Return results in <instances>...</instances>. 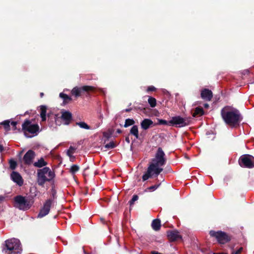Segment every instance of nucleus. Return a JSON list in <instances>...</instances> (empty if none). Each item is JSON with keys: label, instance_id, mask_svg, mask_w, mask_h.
I'll list each match as a JSON object with an SVG mask.
<instances>
[{"label": "nucleus", "instance_id": "nucleus-16", "mask_svg": "<svg viewBox=\"0 0 254 254\" xmlns=\"http://www.w3.org/2000/svg\"><path fill=\"white\" fill-rule=\"evenodd\" d=\"M72 118V114L68 111H64L62 112V119L64 122L65 125H68L70 122Z\"/></svg>", "mask_w": 254, "mask_h": 254}, {"label": "nucleus", "instance_id": "nucleus-20", "mask_svg": "<svg viewBox=\"0 0 254 254\" xmlns=\"http://www.w3.org/2000/svg\"><path fill=\"white\" fill-rule=\"evenodd\" d=\"M130 133L134 136L136 139L138 138V129L136 125H134L132 127L130 130Z\"/></svg>", "mask_w": 254, "mask_h": 254}, {"label": "nucleus", "instance_id": "nucleus-31", "mask_svg": "<svg viewBox=\"0 0 254 254\" xmlns=\"http://www.w3.org/2000/svg\"><path fill=\"white\" fill-rule=\"evenodd\" d=\"M203 113V109L200 108H196L194 111L195 115H202Z\"/></svg>", "mask_w": 254, "mask_h": 254}, {"label": "nucleus", "instance_id": "nucleus-35", "mask_svg": "<svg viewBox=\"0 0 254 254\" xmlns=\"http://www.w3.org/2000/svg\"><path fill=\"white\" fill-rule=\"evenodd\" d=\"M156 89L155 87L153 86H149L147 89V92L154 91Z\"/></svg>", "mask_w": 254, "mask_h": 254}, {"label": "nucleus", "instance_id": "nucleus-4", "mask_svg": "<svg viewBox=\"0 0 254 254\" xmlns=\"http://www.w3.org/2000/svg\"><path fill=\"white\" fill-rule=\"evenodd\" d=\"M6 249L5 254H21L22 249L20 241L15 238H12L5 241Z\"/></svg>", "mask_w": 254, "mask_h": 254}, {"label": "nucleus", "instance_id": "nucleus-29", "mask_svg": "<svg viewBox=\"0 0 254 254\" xmlns=\"http://www.w3.org/2000/svg\"><path fill=\"white\" fill-rule=\"evenodd\" d=\"M9 165L10 168L12 170H14L15 169L17 165L16 162L14 160H10L9 161Z\"/></svg>", "mask_w": 254, "mask_h": 254}, {"label": "nucleus", "instance_id": "nucleus-14", "mask_svg": "<svg viewBox=\"0 0 254 254\" xmlns=\"http://www.w3.org/2000/svg\"><path fill=\"white\" fill-rule=\"evenodd\" d=\"M212 96V92L208 89H204L201 91V97L204 100L209 101L211 100Z\"/></svg>", "mask_w": 254, "mask_h": 254}, {"label": "nucleus", "instance_id": "nucleus-23", "mask_svg": "<svg viewBox=\"0 0 254 254\" xmlns=\"http://www.w3.org/2000/svg\"><path fill=\"white\" fill-rule=\"evenodd\" d=\"M76 125L79 126L80 128L85 129H90V127L86 123L84 122H80L76 123Z\"/></svg>", "mask_w": 254, "mask_h": 254}, {"label": "nucleus", "instance_id": "nucleus-40", "mask_svg": "<svg viewBox=\"0 0 254 254\" xmlns=\"http://www.w3.org/2000/svg\"><path fill=\"white\" fill-rule=\"evenodd\" d=\"M131 110V109H126L125 110L126 112H129Z\"/></svg>", "mask_w": 254, "mask_h": 254}, {"label": "nucleus", "instance_id": "nucleus-2", "mask_svg": "<svg viewBox=\"0 0 254 254\" xmlns=\"http://www.w3.org/2000/svg\"><path fill=\"white\" fill-rule=\"evenodd\" d=\"M221 115L224 122L234 127L238 125L242 120L240 112L231 106H226L221 111Z\"/></svg>", "mask_w": 254, "mask_h": 254}, {"label": "nucleus", "instance_id": "nucleus-15", "mask_svg": "<svg viewBox=\"0 0 254 254\" xmlns=\"http://www.w3.org/2000/svg\"><path fill=\"white\" fill-rule=\"evenodd\" d=\"M167 236L171 241H175L182 238L179 232L177 231H169L167 232Z\"/></svg>", "mask_w": 254, "mask_h": 254}, {"label": "nucleus", "instance_id": "nucleus-22", "mask_svg": "<svg viewBox=\"0 0 254 254\" xmlns=\"http://www.w3.org/2000/svg\"><path fill=\"white\" fill-rule=\"evenodd\" d=\"M40 110V116L42 119V121H45L46 120V108L44 106H41Z\"/></svg>", "mask_w": 254, "mask_h": 254}, {"label": "nucleus", "instance_id": "nucleus-8", "mask_svg": "<svg viewBox=\"0 0 254 254\" xmlns=\"http://www.w3.org/2000/svg\"><path fill=\"white\" fill-rule=\"evenodd\" d=\"M169 123L172 126L182 127L189 124L190 119L188 118H182L181 116H175L172 118Z\"/></svg>", "mask_w": 254, "mask_h": 254}, {"label": "nucleus", "instance_id": "nucleus-21", "mask_svg": "<svg viewBox=\"0 0 254 254\" xmlns=\"http://www.w3.org/2000/svg\"><path fill=\"white\" fill-rule=\"evenodd\" d=\"M60 97L63 100L64 104L68 103L71 100V98L70 96L64 93H61L60 94Z\"/></svg>", "mask_w": 254, "mask_h": 254}, {"label": "nucleus", "instance_id": "nucleus-44", "mask_svg": "<svg viewBox=\"0 0 254 254\" xmlns=\"http://www.w3.org/2000/svg\"><path fill=\"white\" fill-rule=\"evenodd\" d=\"M103 118V115H100V118H101V119H102Z\"/></svg>", "mask_w": 254, "mask_h": 254}, {"label": "nucleus", "instance_id": "nucleus-45", "mask_svg": "<svg viewBox=\"0 0 254 254\" xmlns=\"http://www.w3.org/2000/svg\"><path fill=\"white\" fill-rule=\"evenodd\" d=\"M71 159H73L74 158V157L72 155V157L71 158H70Z\"/></svg>", "mask_w": 254, "mask_h": 254}, {"label": "nucleus", "instance_id": "nucleus-11", "mask_svg": "<svg viewBox=\"0 0 254 254\" xmlns=\"http://www.w3.org/2000/svg\"><path fill=\"white\" fill-rule=\"evenodd\" d=\"M53 200L52 199H48L44 203L43 207L40 210L38 214L37 218H41L48 215L50 212Z\"/></svg>", "mask_w": 254, "mask_h": 254}, {"label": "nucleus", "instance_id": "nucleus-12", "mask_svg": "<svg viewBox=\"0 0 254 254\" xmlns=\"http://www.w3.org/2000/svg\"><path fill=\"white\" fill-rule=\"evenodd\" d=\"M35 156V152L32 150H29L24 155L23 160L25 164L29 165L32 163Z\"/></svg>", "mask_w": 254, "mask_h": 254}, {"label": "nucleus", "instance_id": "nucleus-18", "mask_svg": "<svg viewBox=\"0 0 254 254\" xmlns=\"http://www.w3.org/2000/svg\"><path fill=\"white\" fill-rule=\"evenodd\" d=\"M48 164L47 162H46L43 157L40 158L37 161L35 162L33 165L37 168H42L46 166Z\"/></svg>", "mask_w": 254, "mask_h": 254}, {"label": "nucleus", "instance_id": "nucleus-43", "mask_svg": "<svg viewBox=\"0 0 254 254\" xmlns=\"http://www.w3.org/2000/svg\"><path fill=\"white\" fill-rule=\"evenodd\" d=\"M126 140L128 142H129V139H128V138H126Z\"/></svg>", "mask_w": 254, "mask_h": 254}, {"label": "nucleus", "instance_id": "nucleus-39", "mask_svg": "<svg viewBox=\"0 0 254 254\" xmlns=\"http://www.w3.org/2000/svg\"><path fill=\"white\" fill-rule=\"evenodd\" d=\"M3 150V147L2 145H0V152H2Z\"/></svg>", "mask_w": 254, "mask_h": 254}, {"label": "nucleus", "instance_id": "nucleus-13", "mask_svg": "<svg viewBox=\"0 0 254 254\" xmlns=\"http://www.w3.org/2000/svg\"><path fill=\"white\" fill-rule=\"evenodd\" d=\"M11 179L19 186L23 184V181L21 175L17 172L13 171L10 175Z\"/></svg>", "mask_w": 254, "mask_h": 254}, {"label": "nucleus", "instance_id": "nucleus-28", "mask_svg": "<svg viewBox=\"0 0 254 254\" xmlns=\"http://www.w3.org/2000/svg\"><path fill=\"white\" fill-rule=\"evenodd\" d=\"M75 148L72 146H70L66 151V154L70 158L72 157V155L74 153Z\"/></svg>", "mask_w": 254, "mask_h": 254}, {"label": "nucleus", "instance_id": "nucleus-10", "mask_svg": "<svg viewBox=\"0 0 254 254\" xmlns=\"http://www.w3.org/2000/svg\"><path fill=\"white\" fill-rule=\"evenodd\" d=\"M94 89V87L91 86H83L82 87L76 86L71 91L72 95L75 97L80 96L84 92L92 91Z\"/></svg>", "mask_w": 254, "mask_h": 254}, {"label": "nucleus", "instance_id": "nucleus-37", "mask_svg": "<svg viewBox=\"0 0 254 254\" xmlns=\"http://www.w3.org/2000/svg\"><path fill=\"white\" fill-rule=\"evenodd\" d=\"M151 254H162L160 253L157 251H152V252H151Z\"/></svg>", "mask_w": 254, "mask_h": 254}, {"label": "nucleus", "instance_id": "nucleus-3", "mask_svg": "<svg viewBox=\"0 0 254 254\" xmlns=\"http://www.w3.org/2000/svg\"><path fill=\"white\" fill-rule=\"evenodd\" d=\"M55 174L49 167H45L37 171V182L38 185L43 186L46 182H50L54 179Z\"/></svg>", "mask_w": 254, "mask_h": 254}, {"label": "nucleus", "instance_id": "nucleus-46", "mask_svg": "<svg viewBox=\"0 0 254 254\" xmlns=\"http://www.w3.org/2000/svg\"><path fill=\"white\" fill-rule=\"evenodd\" d=\"M102 92H103V93L104 92L103 89H102Z\"/></svg>", "mask_w": 254, "mask_h": 254}, {"label": "nucleus", "instance_id": "nucleus-36", "mask_svg": "<svg viewBox=\"0 0 254 254\" xmlns=\"http://www.w3.org/2000/svg\"><path fill=\"white\" fill-rule=\"evenodd\" d=\"M11 126H12L13 127H15L16 125H17V122H12L11 123Z\"/></svg>", "mask_w": 254, "mask_h": 254}, {"label": "nucleus", "instance_id": "nucleus-33", "mask_svg": "<svg viewBox=\"0 0 254 254\" xmlns=\"http://www.w3.org/2000/svg\"><path fill=\"white\" fill-rule=\"evenodd\" d=\"M243 248L242 247H240L237 251H233L232 252L231 254H240L243 251Z\"/></svg>", "mask_w": 254, "mask_h": 254}, {"label": "nucleus", "instance_id": "nucleus-38", "mask_svg": "<svg viewBox=\"0 0 254 254\" xmlns=\"http://www.w3.org/2000/svg\"><path fill=\"white\" fill-rule=\"evenodd\" d=\"M4 199V197L2 195H0V202Z\"/></svg>", "mask_w": 254, "mask_h": 254}, {"label": "nucleus", "instance_id": "nucleus-25", "mask_svg": "<svg viewBox=\"0 0 254 254\" xmlns=\"http://www.w3.org/2000/svg\"><path fill=\"white\" fill-rule=\"evenodd\" d=\"M135 123L134 121L132 119H127L125 121V123L124 125L125 127H127L130 126L134 125Z\"/></svg>", "mask_w": 254, "mask_h": 254}, {"label": "nucleus", "instance_id": "nucleus-41", "mask_svg": "<svg viewBox=\"0 0 254 254\" xmlns=\"http://www.w3.org/2000/svg\"><path fill=\"white\" fill-rule=\"evenodd\" d=\"M208 106H209L208 104H204V107L205 108H207Z\"/></svg>", "mask_w": 254, "mask_h": 254}, {"label": "nucleus", "instance_id": "nucleus-24", "mask_svg": "<svg viewBox=\"0 0 254 254\" xmlns=\"http://www.w3.org/2000/svg\"><path fill=\"white\" fill-rule=\"evenodd\" d=\"M148 102L152 108L155 107L156 105V100L155 98L153 97L149 96L148 99Z\"/></svg>", "mask_w": 254, "mask_h": 254}, {"label": "nucleus", "instance_id": "nucleus-42", "mask_svg": "<svg viewBox=\"0 0 254 254\" xmlns=\"http://www.w3.org/2000/svg\"><path fill=\"white\" fill-rule=\"evenodd\" d=\"M43 95H44V93H40V96H41V97H42L43 96Z\"/></svg>", "mask_w": 254, "mask_h": 254}, {"label": "nucleus", "instance_id": "nucleus-19", "mask_svg": "<svg viewBox=\"0 0 254 254\" xmlns=\"http://www.w3.org/2000/svg\"><path fill=\"white\" fill-rule=\"evenodd\" d=\"M151 226L153 230L155 231L159 230L161 226L160 220L159 219H154L152 222Z\"/></svg>", "mask_w": 254, "mask_h": 254}, {"label": "nucleus", "instance_id": "nucleus-32", "mask_svg": "<svg viewBox=\"0 0 254 254\" xmlns=\"http://www.w3.org/2000/svg\"><path fill=\"white\" fill-rule=\"evenodd\" d=\"M105 147L106 148H113L115 147V145L114 143L112 141L106 144Z\"/></svg>", "mask_w": 254, "mask_h": 254}, {"label": "nucleus", "instance_id": "nucleus-7", "mask_svg": "<svg viewBox=\"0 0 254 254\" xmlns=\"http://www.w3.org/2000/svg\"><path fill=\"white\" fill-rule=\"evenodd\" d=\"M209 234L211 237H215L218 242L221 244H224L230 240L229 237L226 234V233L221 231H210Z\"/></svg>", "mask_w": 254, "mask_h": 254}, {"label": "nucleus", "instance_id": "nucleus-9", "mask_svg": "<svg viewBox=\"0 0 254 254\" xmlns=\"http://www.w3.org/2000/svg\"><path fill=\"white\" fill-rule=\"evenodd\" d=\"M241 167L252 168L254 167V157L250 155H242L239 161Z\"/></svg>", "mask_w": 254, "mask_h": 254}, {"label": "nucleus", "instance_id": "nucleus-6", "mask_svg": "<svg viewBox=\"0 0 254 254\" xmlns=\"http://www.w3.org/2000/svg\"><path fill=\"white\" fill-rule=\"evenodd\" d=\"M15 206L20 210H26L30 208L29 202L26 198L21 195H17L14 198Z\"/></svg>", "mask_w": 254, "mask_h": 254}, {"label": "nucleus", "instance_id": "nucleus-5", "mask_svg": "<svg viewBox=\"0 0 254 254\" xmlns=\"http://www.w3.org/2000/svg\"><path fill=\"white\" fill-rule=\"evenodd\" d=\"M22 129L25 135L30 138L37 135L39 127L37 124H32L29 120H26L22 124Z\"/></svg>", "mask_w": 254, "mask_h": 254}, {"label": "nucleus", "instance_id": "nucleus-1", "mask_svg": "<svg viewBox=\"0 0 254 254\" xmlns=\"http://www.w3.org/2000/svg\"><path fill=\"white\" fill-rule=\"evenodd\" d=\"M165 154L161 147H159L151 160L147 171L142 176L143 181H145L153 176H158L163 170L162 167L166 164Z\"/></svg>", "mask_w": 254, "mask_h": 254}, {"label": "nucleus", "instance_id": "nucleus-27", "mask_svg": "<svg viewBox=\"0 0 254 254\" xmlns=\"http://www.w3.org/2000/svg\"><path fill=\"white\" fill-rule=\"evenodd\" d=\"M9 123L10 121L9 120H5L0 123V125L3 126L6 130H9L10 129Z\"/></svg>", "mask_w": 254, "mask_h": 254}, {"label": "nucleus", "instance_id": "nucleus-30", "mask_svg": "<svg viewBox=\"0 0 254 254\" xmlns=\"http://www.w3.org/2000/svg\"><path fill=\"white\" fill-rule=\"evenodd\" d=\"M138 199V196L137 195H133L131 199L129 201L130 205L134 204V202Z\"/></svg>", "mask_w": 254, "mask_h": 254}, {"label": "nucleus", "instance_id": "nucleus-26", "mask_svg": "<svg viewBox=\"0 0 254 254\" xmlns=\"http://www.w3.org/2000/svg\"><path fill=\"white\" fill-rule=\"evenodd\" d=\"M79 170V167L77 165H73L70 168V172L72 174L74 175Z\"/></svg>", "mask_w": 254, "mask_h": 254}, {"label": "nucleus", "instance_id": "nucleus-17", "mask_svg": "<svg viewBox=\"0 0 254 254\" xmlns=\"http://www.w3.org/2000/svg\"><path fill=\"white\" fill-rule=\"evenodd\" d=\"M153 124V122L149 119H144L140 123L141 128L144 130L148 129Z\"/></svg>", "mask_w": 254, "mask_h": 254}, {"label": "nucleus", "instance_id": "nucleus-34", "mask_svg": "<svg viewBox=\"0 0 254 254\" xmlns=\"http://www.w3.org/2000/svg\"><path fill=\"white\" fill-rule=\"evenodd\" d=\"M159 186H160V185H154V186H152L149 187L148 188V189L150 190H156L159 187Z\"/></svg>", "mask_w": 254, "mask_h": 254}]
</instances>
